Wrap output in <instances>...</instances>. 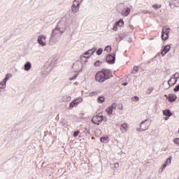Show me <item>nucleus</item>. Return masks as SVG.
I'll return each mask as SVG.
<instances>
[{"instance_id": "nucleus-13", "label": "nucleus", "mask_w": 179, "mask_h": 179, "mask_svg": "<svg viewBox=\"0 0 179 179\" xmlns=\"http://www.w3.org/2000/svg\"><path fill=\"white\" fill-rule=\"evenodd\" d=\"M106 62L108 64H114L115 62V55H109L106 57Z\"/></svg>"}, {"instance_id": "nucleus-16", "label": "nucleus", "mask_w": 179, "mask_h": 179, "mask_svg": "<svg viewBox=\"0 0 179 179\" xmlns=\"http://www.w3.org/2000/svg\"><path fill=\"white\" fill-rule=\"evenodd\" d=\"M163 114L164 116H166L164 117L165 120H168L169 118L173 115V113L169 109L164 110Z\"/></svg>"}, {"instance_id": "nucleus-38", "label": "nucleus", "mask_w": 179, "mask_h": 179, "mask_svg": "<svg viewBox=\"0 0 179 179\" xmlns=\"http://www.w3.org/2000/svg\"><path fill=\"white\" fill-rule=\"evenodd\" d=\"M129 27H130V29H131V30H134V29H135L134 27V25H129Z\"/></svg>"}, {"instance_id": "nucleus-25", "label": "nucleus", "mask_w": 179, "mask_h": 179, "mask_svg": "<svg viewBox=\"0 0 179 179\" xmlns=\"http://www.w3.org/2000/svg\"><path fill=\"white\" fill-rule=\"evenodd\" d=\"M104 101H105V98L103 96L98 97V103H102L103 102H104Z\"/></svg>"}, {"instance_id": "nucleus-32", "label": "nucleus", "mask_w": 179, "mask_h": 179, "mask_svg": "<svg viewBox=\"0 0 179 179\" xmlns=\"http://www.w3.org/2000/svg\"><path fill=\"white\" fill-rule=\"evenodd\" d=\"M173 143L176 145H179V138H175L173 140Z\"/></svg>"}, {"instance_id": "nucleus-43", "label": "nucleus", "mask_w": 179, "mask_h": 179, "mask_svg": "<svg viewBox=\"0 0 179 179\" xmlns=\"http://www.w3.org/2000/svg\"><path fill=\"white\" fill-rule=\"evenodd\" d=\"M92 52H93L92 51H90V55H92Z\"/></svg>"}, {"instance_id": "nucleus-9", "label": "nucleus", "mask_w": 179, "mask_h": 179, "mask_svg": "<svg viewBox=\"0 0 179 179\" xmlns=\"http://www.w3.org/2000/svg\"><path fill=\"white\" fill-rule=\"evenodd\" d=\"M150 124H151V122L150 120H145L143 121L141 123V126H140L141 130V131L147 130L150 127Z\"/></svg>"}, {"instance_id": "nucleus-8", "label": "nucleus", "mask_w": 179, "mask_h": 179, "mask_svg": "<svg viewBox=\"0 0 179 179\" xmlns=\"http://www.w3.org/2000/svg\"><path fill=\"white\" fill-rule=\"evenodd\" d=\"M103 120V116L99 113V115H94L92 118V122L94 124L99 125Z\"/></svg>"}, {"instance_id": "nucleus-41", "label": "nucleus", "mask_w": 179, "mask_h": 179, "mask_svg": "<svg viewBox=\"0 0 179 179\" xmlns=\"http://www.w3.org/2000/svg\"><path fill=\"white\" fill-rule=\"evenodd\" d=\"M134 99H135V100H136V101H138V100H139V98H138V96H135Z\"/></svg>"}, {"instance_id": "nucleus-26", "label": "nucleus", "mask_w": 179, "mask_h": 179, "mask_svg": "<svg viewBox=\"0 0 179 179\" xmlns=\"http://www.w3.org/2000/svg\"><path fill=\"white\" fill-rule=\"evenodd\" d=\"M103 54V48H99L96 51V55H101Z\"/></svg>"}, {"instance_id": "nucleus-22", "label": "nucleus", "mask_w": 179, "mask_h": 179, "mask_svg": "<svg viewBox=\"0 0 179 179\" xmlns=\"http://www.w3.org/2000/svg\"><path fill=\"white\" fill-rule=\"evenodd\" d=\"M115 38L116 43H120V41H122V40H124V35H122V34H118L117 35H116Z\"/></svg>"}, {"instance_id": "nucleus-19", "label": "nucleus", "mask_w": 179, "mask_h": 179, "mask_svg": "<svg viewBox=\"0 0 179 179\" xmlns=\"http://www.w3.org/2000/svg\"><path fill=\"white\" fill-rule=\"evenodd\" d=\"M129 13H131V8L127 7L120 13V15L126 17Z\"/></svg>"}, {"instance_id": "nucleus-15", "label": "nucleus", "mask_w": 179, "mask_h": 179, "mask_svg": "<svg viewBox=\"0 0 179 179\" xmlns=\"http://www.w3.org/2000/svg\"><path fill=\"white\" fill-rule=\"evenodd\" d=\"M117 107V104L116 103H113L111 106L108 107L107 109H106V113L108 115H110L112 113H113V110L114 109H115Z\"/></svg>"}, {"instance_id": "nucleus-34", "label": "nucleus", "mask_w": 179, "mask_h": 179, "mask_svg": "<svg viewBox=\"0 0 179 179\" xmlns=\"http://www.w3.org/2000/svg\"><path fill=\"white\" fill-rule=\"evenodd\" d=\"M173 91H174L175 92H179V85H177V86H176V87H175L174 90H173Z\"/></svg>"}, {"instance_id": "nucleus-37", "label": "nucleus", "mask_w": 179, "mask_h": 179, "mask_svg": "<svg viewBox=\"0 0 179 179\" xmlns=\"http://www.w3.org/2000/svg\"><path fill=\"white\" fill-rule=\"evenodd\" d=\"M128 43H132V38H129V39L127 40Z\"/></svg>"}, {"instance_id": "nucleus-45", "label": "nucleus", "mask_w": 179, "mask_h": 179, "mask_svg": "<svg viewBox=\"0 0 179 179\" xmlns=\"http://www.w3.org/2000/svg\"><path fill=\"white\" fill-rule=\"evenodd\" d=\"M71 24H73V21H71Z\"/></svg>"}, {"instance_id": "nucleus-23", "label": "nucleus", "mask_w": 179, "mask_h": 179, "mask_svg": "<svg viewBox=\"0 0 179 179\" xmlns=\"http://www.w3.org/2000/svg\"><path fill=\"white\" fill-rule=\"evenodd\" d=\"M58 59H59V55H53L52 57H51V62L53 63V64H55V62H57V61H58Z\"/></svg>"}, {"instance_id": "nucleus-42", "label": "nucleus", "mask_w": 179, "mask_h": 179, "mask_svg": "<svg viewBox=\"0 0 179 179\" xmlns=\"http://www.w3.org/2000/svg\"><path fill=\"white\" fill-rule=\"evenodd\" d=\"M24 70L25 71H29V70H30V68H24Z\"/></svg>"}, {"instance_id": "nucleus-33", "label": "nucleus", "mask_w": 179, "mask_h": 179, "mask_svg": "<svg viewBox=\"0 0 179 179\" xmlns=\"http://www.w3.org/2000/svg\"><path fill=\"white\" fill-rule=\"evenodd\" d=\"M79 134H80V131L78 130V131H76L74 132L73 136H74V137H77Z\"/></svg>"}, {"instance_id": "nucleus-7", "label": "nucleus", "mask_w": 179, "mask_h": 179, "mask_svg": "<svg viewBox=\"0 0 179 179\" xmlns=\"http://www.w3.org/2000/svg\"><path fill=\"white\" fill-rule=\"evenodd\" d=\"M169 34H170V28L164 27L162 31V39L166 41L169 39Z\"/></svg>"}, {"instance_id": "nucleus-28", "label": "nucleus", "mask_w": 179, "mask_h": 179, "mask_svg": "<svg viewBox=\"0 0 179 179\" xmlns=\"http://www.w3.org/2000/svg\"><path fill=\"white\" fill-rule=\"evenodd\" d=\"M94 66H101V62H100V61L95 62Z\"/></svg>"}, {"instance_id": "nucleus-17", "label": "nucleus", "mask_w": 179, "mask_h": 179, "mask_svg": "<svg viewBox=\"0 0 179 179\" xmlns=\"http://www.w3.org/2000/svg\"><path fill=\"white\" fill-rule=\"evenodd\" d=\"M169 6L171 8H179V0H171Z\"/></svg>"}, {"instance_id": "nucleus-6", "label": "nucleus", "mask_w": 179, "mask_h": 179, "mask_svg": "<svg viewBox=\"0 0 179 179\" xmlns=\"http://www.w3.org/2000/svg\"><path fill=\"white\" fill-rule=\"evenodd\" d=\"M47 36L44 34H41L38 36V44L41 45V47H45L47 45Z\"/></svg>"}, {"instance_id": "nucleus-27", "label": "nucleus", "mask_w": 179, "mask_h": 179, "mask_svg": "<svg viewBox=\"0 0 179 179\" xmlns=\"http://www.w3.org/2000/svg\"><path fill=\"white\" fill-rule=\"evenodd\" d=\"M24 68H31V63H30V62H27V64H24Z\"/></svg>"}, {"instance_id": "nucleus-36", "label": "nucleus", "mask_w": 179, "mask_h": 179, "mask_svg": "<svg viewBox=\"0 0 179 179\" xmlns=\"http://www.w3.org/2000/svg\"><path fill=\"white\" fill-rule=\"evenodd\" d=\"M78 75V73H76V76H74V78H71L70 80H75V79L76 78V77H77Z\"/></svg>"}, {"instance_id": "nucleus-3", "label": "nucleus", "mask_w": 179, "mask_h": 179, "mask_svg": "<svg viewBox=\"0 0 179 179\" xmlns=\"http://www.w3.org/2000/svg\"><path fill=\"white\" fill-rule=\"evenodd\" d=\"M62 33H64V32L61 31L60 29H59L58 28L56 27L52 31L50 38L49 39L50 41H51L52 43H57V42H58V40H59V37H61V35L62 34Z\"/></svg>"}, {"instance_id": "nucleus-24", "label": "nucleus", "mask_w": 179, "mask_h": 179, "mask_svg": "<svg viewBox=\"0 0 179 179\" xmlns=\"http://www.w3.org/2000/svg\"><path fill=\"white\" fill-rule=\"evenodd\" d=\"M108 139V137L107 136H106L102 137V138H101V143H107Z\"/></svg>"}, {"instance_id": "nucleus-29", "label": "nucleus", "mask_w": 179, "mask_h": 179, "mask_svg": "<svg viewBox=\"0 0 179 179\" xmlns=\"http://www.w3.org/2000/svg\"><path fill=\"white\" fill-rule=\"evenodd\" d=\"M105 51H106L107 52H110L111 46H110V45L106 46V48H105Z\"/></svg>"}, {"instance_id": "nucleus-5", "label": "nucleus", "mask_w": 179, "mask_h": 179, "mask_svg": "<svg viewBox=\"0 0 179 179\" xmlns=\"http://www.w3.org/2000/svg\"><path fill=\"white\" fill-rule=\"evenodd\" d=\"M56 28L60 29L63 33H65V30H66V18H62Z\"/></svg>"}, {"instance_id": "nucleus-30", "label": "nucleus", "mask_w": 179, "mask_h": 179, "mask_svg": "<svg viewBox=\"0 0 179 179\" xmlns=\"http://www.w3.org/2000/svg\"><path fill=\"white\" fill-rule=\"evenodd\" d=\"M152 8H154L155 9H160V8H162V5H157V4H155L152 6Z\"/></svg>"}, {"instance_id": "nucleus-1", "label": "nucleus", "mask_w": 179, "mask_h": 179, "mask_svg": "<svg viewBox=\"0 0 179 179\" xmlns=\"http://www.w3.org/2000/svg\"><path fill=\"white\" fill-rule=\"evenodd\" d=\"M113 77V73L109 69H103L95 75V80L99 83H103L106 80Z\"/></svg>"}, {"instance_id": "nucleus-35", "label": "nucleus", "mask_w": 179, "mask_h": 179, "mask_svg": "<svg viewBox=\"0 0 179 179\" xmlns=\"http://www.w3.org/2000/svg\"><path fill=\"white\" fill-rule=\"evenodd\" d=\"M171 157L167 159L166 164L169 165V164H171Z\"/></svg>"}, {"instance_id": "nucleus-44", "label": "nucleus", "mask_w": 179, "mask_h": 179, "mask_svg": "<svg viewBox=\"0 0 179 179\" xmlns=\"http://www.w3.org/2000/svg\"><path fill=\"white\" fill-rule=\"evenodd\" d=\"M134 68H138V66H134Z\"/></svg>"}, {"instance_id": "nucleus-14", "label": "nucleus", "mask_w": 179, "mask_h": 179, "mask_svg": "<svg viewBox=\"0 0 179 179\" xmlns=\"http://www.w3.org/2000/svg\"><path fill=\"white\" fill-rule=\"evenodd\" d=\"M165 97H166L167 100L170 102H174L178 99L177 96H176V94H169V96L165 95Z\"/></svg>"}, {"instance_id": "nucleus-31", "label": "nucleus", "mask_w": 179, "mask_h": 179, "mask_svg": "<svg viewBox=\"0 0 179 179\" xmlns=\"http://www.w3.org/2000/svg\"><path fill=\"white\" fill-rule=\"evenodd\" d=\"M141 13H143V15H148V13L150 14V11L149 10H143L141 11Z\"/></svg>"}, {"instance_id": "nucleus-2", "label": "nucleus", "mask_w": 179, "mask_h": 179, "mask_svg": "<svg viewBox=\"0 0 179 179\" xmlns=\"http://www.w3.org/2000/svg\"><path fill=\"white\" fill-rule=\"evenodd\" d=\"M90 51L92 52L91 53V55H93L96 52V48H94L92 49H90L87 51H86L84 54H83L80 56L81 61H84V63L82 65L83 68H87L90 66V64L89 63V58H90V56H86V55H90Z\"/></svg>"}, {"instance_id": "nucleus-18", "label": "nucleus", "mask_w": 179, "mask_h": 179, "mask_svg": "<svg viewBox=\"0 0 179 179\" xmlns=\"http://www.w3.org/2000/svg\"><path fill=\"white\" fill-rule=\"evenodd\" d=\"M171 48V46H170V45H166L161 52L162 57H164V55H166V54L170 51Z\"/></svg>"}, {"instance_id": "nucleus-4", "label": "nucleus", "mask_w": 179, "mask_h": 179, "mask_svg": "<svg viewBox=\"0 0 179 179\" xmlns=\"http://www.w3.org/2000/svg\"><path fill=\"white\" fill-rule=\"evenodd\" d=\"M83 2V0H74L71 5V12L73 13H78L80 9V5Z\"/></svg>"}, {"instance_id": "nucleus-39", "label": "nucleus", "mask_w": 179, "mask_h": 179, "mask_svg": "<svg viewBox=\"0 0 179 179\" xmlns=\"http://www.w3.org/2000/svg\"><path fill=\"white\" fill-rule=\"evenodd\" d=\"M169 164H166V163L165 164L163 165V169H165L166 167V166Z\"/></svg>"}, {"instance_id": "nucleus-11", "label": "nucleus", "mask_w": 179, "mask_h": 179, "mask_svg": "<svg viewBox=\"0 0 179 179\" xmlns=\"http://www.w3.org/2000/svg\"><path fill=\"white\" fill-rule=\"evenodd\" d=\"M12 77L11 74H8L6 76V78L1 81L0 83V89H5L6 87V82L9 80L10 78Z\"/></svg>"}, {"instance_id": "nucleus-21", "label": "nucleus", "mask_w": 179, "mask_h": 179, "mask_svg": "<svg viewBox=\"0 0 179 179\" xmlns=\"http://www.w3.org/2000/svg\"><path fill=\"white\" fill-rule=\"evenodd\" d=\"M128 128H129V126H128V124L127 123H122L121 124V127H120V130L122 133H125L128 130Z\"/></svg>"}, {"instance_id": "nucleus-10", "label": "nucleus", "mask_w": 179, "mask_h": 179, "mask_svg": "<svg viewBox=\"0 0 179 179\" xmlns=\"http://www.w3.org/2000/svg\"><path fill=\"white\" fill-rule=\"evenodd\" d=\"M124 24V20L120 19L119 21L116 22L113 28V31H117L118 30V26L119 27H123Z\"/></svg>"}, {"instance_id": "nucleus-12", "label": "nucleus", "mask_w": 179, "mask_h": 179, "mask_svg": "<svg viewBox=\"0 0 179 179\" xmlns=\"http://www.w3.org/2000/svg\"><path fill=\"white\" fill-rule=\"evenodd\" d=\"M83 101V99L82 98H78L77 99H75L71 104H70V108H73L74 107H77L80 103Z\"/></svg>"}, {"instance_id": "nucleus-40", "label": "nucleus", "mask_w": 179, "mask_h": 179, "mask_svg": "<svg viewBox=\"0 0 179 179\" xmlns=\"http://www.w3.org/2000/svg\"><path fill=\"white\" fill-rule=\"evenodd\" d=\"M127 85H128L127 83H123L122 84L123 86H127Z\"/></svg>"}, {"instance_id": "nucleus-20", "label": "nucleus", "mask_w": 179, "mask_h": 179, "mask_svg": "<svg viewBox=\"0 0 179 179\" xmlns=\"http://www.w3.org/2000/svg\"><path fill=\"white\" fill-rule=\"evenodd\" d=\"M178 80L176 77H172L169 81L168 84L169 85L170 87L174 86L176 83H177Z\"/></svg>"}, {"instance_id": "nucleus-46", "label": "nucleus", "mask_w": 179, "mask_h": 179, "mask_svg": "<svg viewBox=\"0 0 179 179\" xmlns=\"http://www.w3.org/2000/svg\"><path fill=\"white\" fill-rule=\"evenodd\" d=\"M178 133H179V129H178Z\"/></svg>"}]
</instances>
